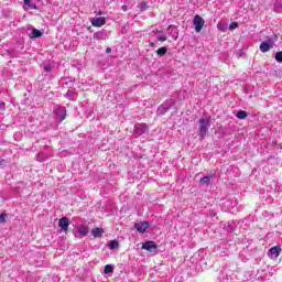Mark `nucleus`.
Returning a JSON list of instances; mask_svg holds the SVG:
<instances>
[{
  "label": "nucleus",
  "mask_w": 282,
  "mask_h": 282,
  "mask_svg": "<svg viewBox=\"0 0 282 282\" xmlns=\"http://www.w3.org/2000/svg\"><path fill=\"white\" fill-rule=\"evenodd\" d=\"M209 127H210V119L209 118L199 119L198 133H199L202 139L206 138Z\"/></svg>",
  "instance_id": "obj_1"
},
{
  "label": "nucleus",
  "mask_w": 282,
  "mask_h": 282,
  "mask_svg": "<svg viewBox=\"0 0 282 282\" xmlns=\"http://www.w3.org/2000/svg\"><path fill=\"white\" fill-rule=\"evenodd\" d=\"M55 117L57 120H59V122H63V120H65V118H67V109H65V107L59 106L54 110Z\"/></svg>",
  "instance_id": "obj_2"
},
{
  "label": "nucleus",
  "mask_w": 282,
  "mask_h": 282,
  "mask_svg": "<svg viewBox=\"0 0 282 282\" xmlns=\"http://www.w3.org/2000/svg\"><path fill=\"white\" fill-rule=\"evenodd\" d=\"M149 131V126L147 123H137L134 126V135H144Z\"/></svg>",
  "instance_id": "obj_3"
},
{
  "label": "nucleus",
  "mask_w": 282,
  "mask_h": 282,
  "mask_svg": "<svg viewBox=\"0 0 282 282\" xmlns=\"http://www.w3.org/2000/svg\"><path fill=\"white\" fill-rule=\"evenodd\" d=\"M272 47H274V41H272V39H269L268 41L261 42L260 52L265 54V52H270Z\"/></svg>",
  "instance_id": "obj_4"
},
{
  "label": "nucleus",
  "mask_w": 282,
  "mask_h": 282,
  "mask_svg": "<svg viewBox=\"0 0 282 282\" xmlns=\"http://www.w3.org/2000/svg\"><path fill=\"white\" fill-rule=\"evenodd\" d=\"M88 234H89V227L82 225L77 228V231L75 232V237H77V239H83V237H87Z\"/></svg>",
  "instance_id": "obj_5"
},
{
  "label": "nucleus",
  "mask_w": 282,
  "mask_h": 282,
  "mask_svg": "<svg viewBox=\"0 0 282 282\" xmlns=\"http://www.w3.org/2000/svg\"><path fill=\"white\" fill-rule=\"evenodd\" d=\"M194 26L196 32H202V28H204V18L200 15L194 17Z\"/></svg>",
  "instance_id": "obj_6"
},
{
  "label": "nucleus",
  "mask_w": 282,
  "mask_h": 282,
  "mask_svg": "<svg viewBox=\"0 0 282 282\" xmlns=\"http://www.w3.org/2000/svg\"><path fill=\"white\" fill-rule=\"evenodd\" d=\"M173 105H175V101H173V100L161 105L158 109L159 113H161V116H164V113H166V111H169L171 109V107H173Z\"/></svg>",
  "instance_id": "obj_7"
},
{
  "label": "nucleus",
  "mask_w": 282,
  "mask_h": 282,
  "mask_svg": "<svg viewBox=\"0 0 282 282\" xmlns=\"http://www.w3.org/2000/svg\"><path fill=\"white\" fill-rule=\"evenodd\" d=\"M143 250H148V252H158V245L153 241H147L142 245Z\"/></svg>",
  "instance_id": "obj_8"
},
{
  "label": "nucleus",
  "mask_w": 282,
  "mask_h": 282,
  "mask_svg": "<svg viewBox=\"0 0 282 282\" xmlns=\"http://www.w3.org/2000/svg\"><path fill=\"white\" fill-rule=\"evenodd\" d=\"M58 227L62 228L64 232H67L69 230V218L63 217L58 221Z\"/></svg>",
  "instance_id": "obj_9"
},
{
  "label": "nucleus",
  "mask_w": 282,
  "mask_h": 282,
  "mask_svg": "<svg viewBox=\"0 0 282 282\" xmlns=\"http://www.w3.org/2000/svg\"><path fill=\"white\" fill-rule=\"evenodd\" d=\"M90 23L94 28H102L107 23V20L105 18H93Z\"/></svg>",
  "instance_id": "obj_10"
},
{
  "label": "nucleus",
  "mask_w": 282,
  "mask_h": 282,
  "mask_svg": "<svg viewBox=\"0 0 282 282\" xmlns=\"http://www.w3.org/2000/svg\"><path fill=\"white\" fill-rule=\"evenodd\" d=\"M280 254H281V247L279 246L272 247L269 250V257H271V259H278Z\"/></svg>",
  "instance_id": "obj_11"
},
{
  "label": "nucleus",
  "mask_w": 282,
  "mask_h": 282,
  "mask_svg": "<svg viewBox=\"0 0 282 282\" xmlns=\"http://www.w3.org/2000/svg\"><path fill=\"white\" fill-rule=\"evenodd\" d=\"M134 228L138 230V232H147V229L149 228V221L138 223L134 225Z\"/></svg>",
  "instance_id": "obj_12"
},
{
  "label": "nucleus",
  "mask_w": 282,
  "mask_h": 282,
  "mask_svg": "<svg viewBox=\"0 0 282 282\" xmlns=\"http://www.w3.org/2000/svg\"><path fill=\"white\" fill-rule=\"evenodd\" d=\"M65 98H67L68 100H76L77 98V94H76V90L74 89H68V91L64 95Z\"/></svg>",
  "instance_id": "obj_13"
},
{
  "label": "nucleus",
  "mask_w": 282,
  "mask_h": 282,
  "mask_svg": "<svg viewBox=\"0 0 282 282\" xmlns=\"http://www.w3.org/2000/svg\"><path fill=\"white\" fill-rule=\"evenodd\" d=\"M104 234H105V230H102L101 228H98V227H96V228H94V229L91 230V235H93V237H95V238H99V239H100Z\"/></svg>",
  "instance_id": "obj_14"
},
{
  "label": "nucleus",
  "mask_w": 282,
  "mask_h": 282,
  "mask_svg": "<svg viewBox=\"0 0 282 282\" xmlns=\"http://www.w3.org/2000/svg\"><path fill=\"white\" fill-rule=\"evenodd\" d=\"M41 36H43V33L39 29H33L30 34L31 39H41Z\"/></svg>",
  "instance_id": "obj_15"
},
{
  "label": "nucleus",
  "mask_w": 282,
  "mask_h": 282,
  "mask_svg": "<svg viewBox=\"0 0 282 282\" xmlns=\"http://www.w3.org/2000/svg\"><path fill=\"white\" fill-rule=\"evenodd\" d=\"M236 117L238 118V120H246V118H248V112H246L243 110H239L237 112Z\"/></svg>",
  "instance_id": "obj_16"
},
{
  "label": "nucleus",
  "mask_w": 282,
  "mask_h": 282,
  "mask_svg": "<svg viewBox=\"0 0 282 282\" xmlns=\"http://www.w3.org/2000/svg\"><path fill=\"white\" fill-rule=\"evenodd\" d=\"M273 9H274V12H278V14H281V12H282V4H281V2L276 1L274 3Z\"/></svg>",
  "instance_id": "obj_17"
},
{
  "label": "nucleus",
  "mask_w": 282,
  "mask_h": 282,
  "mask_svg": "<svg viewBox=\"0 0 282 282\" xmlns=\"http://www.w3.org/2000/svg\"><path fill=\"white\" fill-rule=\"evenodd\" d=\"M118 246H120V243L117 240H112V241L109 242L110 250L118 249Z\"/></svg>",
  "instance_id": "obj_18"
},
{
  "label": "nucleus",
  "mask_w": 282,
  "mask_h": 282,
  "mask_svg": "<svg viewBox=\"0 0 282 282\" xmlns=\"http://www.w3.org/2000/svg\"><path fill=\"white\" fill-rule=\"evenodd\" d=\"M105 274H111L113 272V265L107 264L104 269Z\"/></svg>",
  "instance_id": "obj_19"
},
{
  "label": "nucleus",
  "mask_w": 282,
  "mask_h": 282,
  "mask_svg": "<svg viewBox=\"0 0 282 282\" xmlns=\"http://www.w3.org/2000/svg\"><path fill=\"white\" fill-rule=\"evenodd\" d=\"M166 52H167V50H166V47H160L158 51H156V54L159 55V56H164L165 54H166Z\"/></svg>",
  "instance_id": "obj_20"
},
{
  "label": "nucleus",
  "mask_w": 282,
  "mask_h": 282,
  "mask_svg": "<svg viewBox=\"0 0 282 282\" xmlns=\"http://www.w3.org/2000/svg\"><path fill=\"white\" fill-rule=\"evenodd\" d=\"M102 36H105V32L100 31L94 34V39H96L97 41H100V39H102Z\"/></svg>",
  "instance_id": "obj_21"
},
{
  "label": "nucleus",
  "mask_w": 282,
  "mask_h": 282,
  "mask_svg": "<svg viewBox=\"0 0 282 282\" xmlns=\"http://www.w3.org/2000/svg\"><path fill=\"white\" fill-rule=\"evenodd\" d=\"M200 184H206L208 186V184H210V176H204L200 178Z\"/></svg>",
  "instance_id": "obj_22"
},
{
  "label": "nucleus",
  "mask_w": 282,
  "mask_h": 282,
  "mask_svg": "<svg viewBox=\"0 0 282 282\" xmlns=\"http://www.w3.org/2000/svg\"><path fill=\"white\" fill-rule=\"evenodd\" d=\"M275 61H276L278 63H282V51H280V52H278V53L275 54Z\"/></svg>",
  "instance_id": "obj_23"
},
{
  "label": "nucleus",
  "mask_w": 282,
  "mask_h": 282,
  "mask_svg": "<svg viewBox=\"0 0 282 282\" xmlns=\"http://www.w3.org/2000/svg\"><path fill=\"white\" fill-rule=\"evenodd\" d=\"M158 41H160L161 43H164V41H166V34H160L158 37Z\"/></svg>",
  "instance_id": "obj_24"
},
{
  "label": "nucleus",
  "mask_w": 282,
  "mask_h": 282,
  "mask_svg": "<svg viewBox=\"0 0 282 282\" xmlns=\"http://www.w3.org/2000/svg\"><path fill=\"white\" fill-rule=\"evenodd\" d=\"M239 28V24L237 22H231L229 25V30H237Z\"/></svg>",
  "instance_id": "obj_25"
},
{
  "label": "nucleus",
  "mask_w": 282,
  "mask_h": 282,
  "mask_svg": "<svg viewBox=\"0 0 282 282\" xmlns=\"http://www.w3.org/2000/svg\"><path fill=\"white\" fill-rule=\"evenodd\" d=\"M44 72H46L47 74H50V72H52V64H46V65H44Z\"/></svg>",
  "instance_id": "obj_26"
},
{
  "label": "nucleus",
  "mask_w": 282,
  "mask_h": 282,
  "mask_svg": "<svg viewBox=\"0 0 282 282\" xmlns=\"http://www.w3.org/2000/svg\"><path fill=\"white\" fill-rule=\"evenodd\" d=\"M24 6H28L29 8H36V6L32 4V0H24Z\"/></svg>",
  "instance_id": "obj_27"
},
{
  "label": "nucleus",
  "mask_w": 282,
  "mask_h": 282,
  "mask_svg": "<svg viewBox=\"0 0 282 282\" xmlns=\"http://www.w3.org/2000/svg\"><path fill=\"white\" fill-rule=\"evenodd\" d=\"M75 79L72 78H65V85H74Z\"/></svg>",
  "instance_id": "obj_28"
},
{
  "label": "nucleus",
  "mask_w": 282,
  "mask_h": 282,
  "mask_svg": "<svg viewBox=\"0 0 282 282\" xmlns=\"http://www.w3.org/2000/svg\"><path fill=\"white\" fill-rule=\"evenodd\" d=\"M139 8L142 12H144V10H147V3L142 2L139 4Z\"/></svg>",
  "instance_id": "obj_29"
},
{
  "label": "nucleus",
  "mask_w": 282,
  "mask_h": 282,
  "mask_svg": "<svg viewBox=\"0 0 282 282\" xmlns=\"http://www.w3.org/2000/svg\"><path fill=\"white\" fill-rule=\"evenodd\" d=\"M6 223V214H0V224Z\"/></svg>",
  "instance_id": "obj_30"
},
{
  "label": "nucleus",
  "mask_w": 282,
  "mask_h": 282,
  "mask_svg": "<svg viewBox=\"0 0 282 282\" xmlns=\"http://www.w3.org/2000/svg\"><path fill=\"white\" fill-rule=\"evenodd\" d=\"M37 161L39 162H45V158H43V154L37 155Z\"/></svg>",
  "instance_id": "obj_31"
},
{
  "label": "nucleus",
  "mask_w": 282,
  "mask_h": 282,
  "mask_svg": "<svg viewBox=\"0 0 282 282\" xmlns=\"http://www.w3.org/2000/svg\"><path fill=\"white\" fill-rule=\"evenodd\" d=\"M0 109L3 111L6 109V102L0 101Z\"/></svg>",
  "instance_id": "obj_32"
},
{
  "label": "nucleus",
  "mask_w": 282,
  "mask_h": 282,
  "mask_svg": "<svg viewBox=\"0 0 282 282\" xmlns=\"http://www.w3.org/2000/svg\"><path fill=\"white\" fill-rule=\"evenodd\" d=\"M121 10H122L123 12H127V10H129V7H127V6L123 4V6L121 7Z\"/></svg>",
  "instance_id": "obj_33"
},
{
  "label": "nucleus",
  "mask_w": 282,
  "mask_h": 282,
  "mask_svg": "<svg viewBox=\"0 0 282 282\" xmlns=\"http://www.w3.org/2000/svg\"><path fill=\"white\" fill-rule=\"evenodd\" d=\"M171 30H175V26L174 25H169L167 31H171Z\"/></svg>",
  "instance_id": "obj_34"
},
{
  "label": "nucleus",
  "mask_w": 282,
  "mask_h": 282,
  "mask_svg": "<svg viewBox=\"0 0 282 282\" xmlns=\"http://www.w3.org/2000/svg\"><path fill=\"white\" fill-rule=\"evenodd\" d=\"M106 53H107V54H111V47H107V48H106Z\"/></svg>",
  "instance_id": "obj_35"
},
{
  "label": "nucleus",
  "mask_w": 282,
  "mask_h": 282,
  "mask_svg": "<svg viewBox=\"0 0 282 282\" xmlns=\"http://www.w3.org/2000/svg\"><path fill=\"white\" fill-rule=\"evenodd\" d=\"M174 41H177V35H173Z\"/></svg>",
  "instance_id": "obj_36"
},
{
  "label": "nucleus",
  "mask_w": 282,
  "mask_h": 282,
  "mask_svg": "<svg viewBox=\"0 0 282 282\" xmlns=\"http://www.w3.org/2000/svg\"><path fill=\"white\" fill-rule=\"evenodd\" d=\"M159 34H162V31H158Z\"/></svg>",
  "instance_id": "obj_37"
},
{
  "label": "nucleus",
  "mask_w": 282,
  "mask_h": 282,
  "mask_svg": "<svg viewBox=\"0 0 282 282\" xmlns=\"http://www.w3.org/2000/svg\"><path fill=\"white\" fill-rule=\"evenodd\" d=\"M151 46L153 47V43H151Z\"/></svg>",
  "instance_id": "obj_38"
},
{
  "label": "nucleus",
  "mask_w": 282,
  "mask_h": 282,
  "mask_svg": "<svg viewBox=\"0 0 282 282\" xmlns=\"http://www.w3.org/2000/svg\"><path fill=\"white\" fill-rule=\"evenodd\" d=\"M217 28H219V24H217Z\"/></svg>",
  "instance_id": "obj_39"
}]
</instances>
